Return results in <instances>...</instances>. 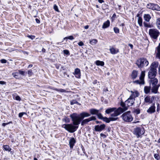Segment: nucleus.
Segmentation results:
<instances>
[{"label": "nucleus", "instance_id": "1", "mask_svg": "<svg viewBox=\"0 0 160 160\" xmlns=\"http://www.w3.org/2000/svg\"><path fill=\"white\" fill-rule=\"evenodd\" d=\"M158 64V62H154L152 63L148 75V78L150 79L154 78L156 76L157 71L156 68Z\"/></svg>", "mask_w": 160, "mask_h": 160}, {"label": "nucleus", "instance_id": "2", "mask_svg": "<svg viewBox=\"0 0 160 160\" xmlns=\"http://www.w3.org/2000/svg\"><path fill=\"white\" fill-rule=\"evenodd\" d=\"M126 105H127L125 102H124L122 101H121L120 102V105L122 108L119 107L117 108L115 113L113 114H111V116L112 117H117L121 113L127 110L128 107Z\"/></svg>", "mask_w": 160, "mask_h": 160}, {"label": "nucleus", "instance_id": "3", "mask_svg": "<svg viewBox=\"0 0 160 160\" xmlns=\"http://www.w3.org/2000/svg\"><path fill=\"white\" fill-rule=\"evenodd\" d=\"M70 117L71 118L73 124L77 126L80 124L82 120L80 114L76 113H73L70 115Z\"/></svg>", "mask_w": 160, "mask_h": 160}, {"label": "nucleus", "instance_id": "4", "mask_svg": "<svg viewBox=\"0 0 160 160\" xmlns=\"http://www.w3.org/2000/svg\"><path fill=\"white\" fill-rule=\"evenodd\" d=\"M150 82L152 86V92L154 93H158V88L160 86L159 84H158V80L155 78H152L150 79Z\"/></svg>", "mask_w": 160, "mask_h": 160}, {"label": "nucleus", "instance_id": "5", "mask_svg": "<svg viewBox=\"0 0 160 160\" xmlns=\"http://www.w3.org/2000/svg\"><path fill=\"white\" fill-rule=\"evenodd\" d=\"M62 127L65 128L68 132L72 133L75 132L78 128V126H75L73 124H64L62 125Z\"/></svg>", "mask_w": 160, "mask_h": 160}, {"label": "nucleus", "instance_id": "6", "mask_svg": "<svg viewBox=\"0 0 160 160\" xmlns=\"http://www.w3.org/2000/svg\"><path fill=\"white\" fill-rule=\"evenodd\" d=\"M160 32L156 28H152L149 30L148 33L151 38L154 40H156L160 34Z\"/></svg>", "mask_w": 160, "mask_h": 160}, {"label": "nucleus", "instance_id": "7", "mask_svg": "<svg viewBox=\"0 0 160 160\" xmlns=\"http://www.w3.org/2000/svg\"><path fill=\"white\" fill-rule=\"evenodd\" d=\"M121 117L123 120L126 122H131L133 120V118L130 111H128L124 113Z\"/></svg>", "mask_w": 160, "mask_h": 160}, {"label": "nucleus", "instance_id": "8", "mask_svg": "<svg viewBox=\"0 0 160 160\" xmlns=\"http://www.w3.org/2000/svg\"><path fill=\"white\" fill-rule=\"evenodd\" d=\"M148 63V61L145 58L139 59L136 62V64L139 68H142L144 66H147Z\"/></svg>", "mask_w": 160, "mask_h": 160}, {"label": "nucleus", "instance_id": "9", "mask_svg": "<svg viewBox=\"0 0 160 160\" xmlns=\"http://www.w3.org/2000/svg\"><path fill=\"white\" fill-rule=\"evenodd\" d=\"M144 129L143 128H141L139 127H137L135 128L133 131V133L138 138L144 133Z\"/></svg>", "mask_w": 160, "mask_h": 160}, {"label": "nucleus", "instance_id": "10", "mask_svg": "<svg viewBox=\"0 0 160 160\" xmlns=\"http://www.w3.org/2000/svg\"><path fill=\"white\" fill-rule=\"evenodd\" d=\"M147 7L148 8L152 10L160 11V7L158 5L156 4L149 3L147 5Z\"/></svg>", "mask_w": 160, "mask_h": 160}, {"label": "nucleus", "instance_id": "11", "mask_svg": "<svg viewBox=\"0 0 160 160\" xmlns=\"http://www.w3.org/2000/svg\"><path fill=\"white\" fill-rule=\"evenodd\" d=\"M135 99L129 98L125 101V102L128 107L132 106L134 103Z\"/></svg>", "mask_w": 160, "mask_h": 160}, {"label": "nucleus", "instance_id": "12", "mask_svg": "<svg viewBox=\"0 0 160 160\" xmlns=\"http://www.w3.org/2000/svg\"><path fill=\"white\" fill-rule=\"evenodd\" d=\"M106 126L104 124L100 125H97L95 126V130L97 132H101L105 128Z\"/></svg>", "mask_w": 160, "mask_h": 160}, {"label": "nucleus", "instance_id": "13", "mask_svg": "<svg viewBox=\"0 0 160 160\" xmlns=\"http://www.w3.org/2000/svg\"><path fill=\"white\" fill-rule=\"evenodd\" d=\"M111 117L109 118H108L107 117H104L103 118L104 121L106 122L107 123H109L111 121H115L117 120L118 119V118L116 117H112L111 115Z\"/></svg>", "mask_w": 160, "mask_h": 160}, {"label": "nucleus", "instance_id": "14", "mask_svg": "<svg viewBox=\"0 0 160 160\" xmlns=\"http://www.w3.org/2000/svg\"><path fill=\"white\" fill-rule=\"evenodd\" d=\"M96 119V118L94 116H92L88 118L85 119L83 120L81 122V125L82 126L84 125L85 124L88 122L92 120H95Z\"/></svg>", "mask_w": 160, "mask_h": 160}, {"label": "nucleus", "instance_id": "15", "mask_svg": "<svg viewBox=\"0 0 160 160\" xmlns=\"http://www.w3.org/2000/svg\"><path fill=\"white\" fill-rule=\"evenodd\" d=\"M155 98L154 97H152L151 98L150 96H147L144 98V101L146 103H151L152 102V100Z\"/></svg>", "mask_w": 160, "mask_h": 160}, {"label": "nucleus", "instance_id": "16", "mask_svg": "<svg viewBox=\"0 0 160 160\" xmlns=\"http://www.w3.org/2000/svg\"><path fill=\"white\" fill-rule=\"evenodd\" d=\"M74 74L77 78H80L81 77L80 70L79 68H76L75 69Z\"/></svg>", "mask_w": 160, "mask_h": 160}, {"label": "nucleus", "instance_id": "17", "mask_svg": "<svg viewBox=\"0 0 160 160\" xmlns=\"http://www.w3.org/2000/svg\"><path fill=\"white\" fill-rule=\"evenodd\" d=\"M130 92L132 94L130 96V97L132 98L135 99V98L138 97L139 95V93L137 91H131Z\"/></svg>", "mask_w": 160, "mask_h": 160}, {"label": "nucleus", "instance_id": "18", "mask_svg": "<svg viewBox=\"0 0 160 160\" xmlns=\"http://www.w3.org/2000/svg\"><path fill=\"white\" fill-rule=\"evenodd\" d=\"M155 103L153 104L152 106L150 107L147 110V112L150 113H152L155 112Z\"/></svg>", "mask_w": 160, "mask_h": 160}, {"label": "nucleus", "instance_id": "19", "mask_svg": "<svg viewBox=\"0 0 160 160\" xmlns=\"http://www.w3.org/2000/svg\"><path fill=\"white\" fill-rule=\"evenodd\" d=\"M75 142L76 140L73 138H70L69 141V144L71 148H73Z\"/></svg>", "mask_w": 160, "mask_h": 160}, {"label": "nucleus", "instance_id": "20", "mask_svg": "<svg viewBox=\"0 0 160 160\" xmlns=\"http://www.w3.org/2000/svg\"><path fill=\"white\" fill-rule=\"evenodd\" d=\"M117 109L116 108H109L106 110L105 112L107 114H109L114 111V113L112 114H113L115 113Z\"/></svg>", "mask_w": 160, "mask_h": 160}, {"label": "nucleus", "instance_id": "21", "mask_svg": "<svg viewBox=\"0 0 160 160\" xmlns=\"http://www.w3.org/2000/svg\"><path fill=\"white\" fill-rule=\"evenodd\" d=\"M138 75V71L134 70L132 72L131 74V78L133 79H134L136 78Z\"/></svg>", "mask_w": 160, "mask_h": 160}, {"label": "nucleus", "instance_id": "22", "mask_svg": "<svg viewBox=\"0 0 160 160\" xmlns=\"http://www.w3.org/2000/svg\"><path fill=\"white\" fill-rule=\"evenodd\" d=\"M81 120L85 117H87L90 116V114L88 113L85 112H83L80 114Z\"/></svg>", "mask_w": 160, "mask_h": 160}, {"label": "nucleus", "instance_id": "23", "mask_svg": "<svg viewBox=\"0 0 160 160\" xmlns=\"http://www.w3.org/2000/svg\"><path fill=\"white\" fill-rule=\"evenodd\" d=\"M110 52L112 54H115L119 52V50L118 48H114L113 47L110 48L109 49Z\"/></svg>", "mask_w": 160, "mask_h": 160}, {"label": "nucleus", "instance_id": "24", "mask_svg": "<svg viewBox=\"0 0 160 160\" xmlns=\"http://www.w3.org/2000/svg\"><path fill=\"white\" fill-rule=\"evenodd\" d=\"M143 18L145 21L147 22H149L152 17L149 14H145L143 15Z\"/></svg>", "mask_w": 160, "mask_h": 160}, {"label": "nucleus", "instance_id": "25", "mask_svg": "<svg viewBox=\"0 0 160 160\" xmlns=\"http://www.w3.org/2000/svg\"><path fill=\"white\" fill-rule=\"evenodd\" d=\"M110 22L109 20H107L106 22H104L102 26L103 28H108L109 26Z\"/></svg>", "mask_w": 160, "mask_h": 160}, {"label": "nucleus", "instance_id": "26", "mask_svg": "<svg viewBox=\"0 0 160 160\" xmlns=\"http://www.w3.org/2000/svg\"><path fill=\"white\" fill-rule=\"evenodd\" d=\"M155 24L157 28L160 30V18H157L155 21Z\"/></svg>", "mask_w": 160, "mask_h": 160}, {"label": "nucleus", "instance_id": "27", "mask_svg": "<svg viewBox=\"0 0 160 160\" xmlns=\"http://www.w3.org/2000/svg\"><path fill=\"white\" fill-rule=\"evenodd\" d=\"M99 110L95 109H91L90 110V112L92 114L97 115L99 112Z\"/></svg>", "mask_w": 160, "mask_h": 160}, {"label": "nucleus", "instance_id": "28", "mask_svg": "<svg viewBox=\"0 0 160 160\" xmlns=\"http://www.w3.org/2000/svg\"><path fill=\"white\" fill-rule=\"evenodd\" d=\"M151 87L150 86H145L144 88V91L146 94L148 93L150 91Z\"/></svg>", "mask_w": 160, "mask_h": 160}, {"label": "nucleus", "instance_id": "29", "mask_svg": "<svg viewBox=\"0 0 160 160\" xmlns=\"http://www.w3.org/2000/svg\"><path fill=\"white\" fill-rule=\"evenodd\" d=\"M139 16V14L137 15V17H138V23L140 26H142V19Z\"/></svg>", "mask_w": 160, "mask_h": 160}, {"label": "nucleus", "instance_id": "30", "mask_svg": "<svg viewBox=\"0 0 160 160\" xmlns=\"http://www.w3.org/2000/svg\"><path fill=\"white\" fill-rule=\"evenodd\" d=\"M133 83L137 84H143L144 83V81L142 80H137L133 82Z\"/></svg>", "mask_w": 160, "mask_h": 160}, {"label": "nucleus", "instance_id": "31", "mask_svg": "<svg viewBox=\"0 0 160 160\" xmlns=\"http://www.w3.org/2000/svg\"><path fill=\"white\" fill-rule=\"evenodd\" d=\"M145 76V71H142L141 72V74L139 78L140 80H143L144 81V78Z\"/></svg>", "mask_w": 160, "mask_h": 160}, {"label": "nucleus", "instance_id": "32", "mask_svg": "<svg viewBox=\"0 0 160 160\" xmlns=\"http://www.w3.org/2000/svg\"><path fill=\"white\" fill-rule=\"evenodd\" d=\"M3 148H4V150L8 152L10 151L11 150V149L10 147L7 145H3Z\"/></svg>", "mask_w": 160, "mask_h": 160}, {"label": "nucleus", "instance_id": "33", "mask_svg": "<svg viewBox=\"0 0 160 160\" xmlns=\"http://www.w3.org/2000/svg\"><path fill=\"white\" fill-rule=\"evenodd\" d=\"M96 64L98 66H103L104 64V63L103 62L99 60H97L96 62Z\"/></svg>", "mask_w": 160, "mask_h": 160}, {"label": "nucleus", "instance_id": "34", "mask_svg": "<svg viewBox=\"0 0 160 160\" xmlns=\"http://www.w3.org/2000/svg\"><path fill=\"white\" fill-rule=\"evenodd\" d=\"M54 89L58 92H67V91L63 89H57V88H55Z\"/></svg>", "mask_w": 160, "mask_h": 160}, {"label": "nucleus", "instance_id": "35", "mask_svg": "<svg viewBox=\"0 0 160 160\" xmlns=\"http://www.w3.org/2000/svg\"><path fill=\"white\" fill-rule=\"evenodd\" d=\"M98 40L96 39H93L92 40H91L90 42V44L92 45L96 44Z\"/></svg>", "mask_w": 160, "mask_h": 160}, {"label": "nucleus", "instance_id": "36", "mask_svg": "<svg viewBox=\"0 0 160 160\" xmlns=\"http://www.w3.org/2000/svg\"><path fill=\"white\" fill-rule=\"evenodd\" d=\"M19 74V73L18 72H16L12 73L13 77L16 78H18Z\"/></svg>", "mask_w": 160, "mask_h": 160}, {"label": "nucleus", "instance_id": "37", "mask_svg": "<svg viewBox=\"0 0 160 160\" xmlns=\"http://www.w3.org/2000/svg\"><path fill=\"white\" fill-rule=\"evenodd\" d=\"M74 39V38L72 36H70L68 37H66L64 38V39L65 40L66 39H69L71 40H73Z\"/></svg>", "mask_w": 160, "mask_h": 160}, {"label": "nucleus", "instance_id": "38", "mask_svg": "<svg viewBox=\"0 0 160 160\" xmlns=\"http://www.w3.org/2000/svg\"><path fill=\"white\" fill-rule=\"evenodd\" d=\"M113 29H114V32L115 33H119V30L118 28H117V27H114V28Z\"/></svg>", "mask_w": 160, "mask_h": 160}, {"label": "nucleus", "instance_id": "39", "mask_svg": "<svg viewBox=\"0 0 160 160\" xmlns=\"http://www.w3.org/2000/svg\"><path fill=\"white\" fill-rule=\"evenodd\" d=\"M143 24H144V26L145 27H147V28H150L151 27V26L150 24H148L145 22H143Z\"/></svg>", "mask_w": 160, "mask_h": 160}, {"label": "nucleus", "instance_id": "40", "mask_svg": "<svg viewBox=\"0 0 160 160\" xmlns=\"http://www.w3.org/2000/svg\"><path fill=\"white\" fill-rule=\"evenodd\" d=\"M78 102L76 100H73L70 101V104L73 105L75 104H78Z\"/></svg>", "mask_w": 160, "mask_h": 160}, {"label": "nucleus", "instance_id": "41", "mask_svg": "<svg viewBox=\"0 0 160 160\" xmlns=\"http://www.w3.org/2000/svg\"><path fill=\"white\" fill-rule=\"evenodd\" d=\"M28 73L29 77L31 76L33 74L32 70H28Z\"/></svg>", "mask_w": 160, "mask_h": 160}, {"label": "nucleus", "instance_id": "42", "mask_svg": "<svg viewBox=\"0 0 160 160\" xmlns=\"http://www.w3.org/2000/svg\"><path fill=\"white\" fill-rule=\"evenodd\" d=\"M63 121H64L66 122H69L70 120L69 118L67 117H65L64 119H63Z\"/></svg>", "mask_w": 160, "mask_h": 160}, {"label": "nucleus", "instance_id": "43", "mask_svg": "<svg viewBox=\"0 0 160 160\" xmlns=\"http://www.w3.org/2000/svg\"><path fill=\"white\" fill-rule=\"evenodd\" d=\"M154 158L157 159V160H159L160 158L159 157V156L158 154H154Z\"/></svg>", "mask_w": 160, "mask_h": 160}, {"label": "nucleus", "instance_id": "44", "mask_svg": "<svg viewBox=\"0 0 160 160\" xmlns=\"http://www.w3.org/2000/svg\"><path fill=\"white\" fill-rule=\"evenodd\" d=\"M97 115L98 116V118L100 119H102L103 118V117L102 115V114L99 113V112H98V113H97Z\"/></svg>", "mask_w": 160, "mask_h": 160}, {"label": "nucleus", "instance_id": "45", "mask_svg": "<svg viewBox=\"0 0 160 160\" xmlns=\"http://www.w3.org/2000/svg\"><path fill=\"white\" fill-rule=\"evenodd\" d=\"M10 123H12V121L9 122L8 123H3L2 124V126L3 127H5L6 125H7L8 124H10Z\"/></svg>", "mask_w": 160, "mask_h": 160}, {"label": "nucleus", "instance_id": "46", "mask_svg": "<svg viewBox=\"0 0 160 160\" xmlns=\"http://www.w3.org/2000/svg\"><path fill=\"white\" fill-rule=\"evenodd\" d=\"M18 72H19L18 73L19 74H20L23 76L25 75V72L21 71V70H19Z\"/></svg>", "mask_w": 160, "mask_h": 160}, {"label": "nucleus", "instance_id": "47", "mask_svg": "<svg viewBox=\"0 0 160 160\" xmlns=\"http://www.w3.org/2000/svg\"><path fill=\"white\" fill-rule=\"evenodd\" d=\"M63 75L62 76V77L65 78H67L69 77V76L66 72H63Z\"/></svg>", "mask_w": 160, "mask_h": 160}, {"label": "nucleus", "instance_id": "48", "mask_svg": "<svg viewBox=\"0 0 160 160\" xmlns=\"http://www.w3.org/2000/svg\"><path fill=\"white\" fill-rule=\"evenodd\" d=\"M64 53L66 55H69V52L68 50H63Z\"/></svg>", "mask_w": 160, "mask_h": 160}, {"label": "nucleus", "instance_id": "49", "mask_svg": "<svg viewBox=\"0 0 160 160\" xmlns=\"http://www.w3.org/2000/svg\"><path fill=\"white\" fill-rule=\"evenodd\" d=\"M54 10L56 11L57 12H59V10L58 9V6L56 5H54Z\"/></svg>", "mask_w": 160, "mask_h": 160}, {"label": "nucleus", "instance_id": "50", "mask_svg": "<svg viewBox=\"0 0 160 160\" xmlns=\"http://www.w3.org/2000/svg\"><path fill=\"white\" fill-rule=\"evenodd\" d=\"M24 114H26V113L23 112H20V113H19V114H18V116L20 118H21L22 117V116Z\"/></svg>", "mask_w": 160, "mask_h": 160}, {"label": "nucleus", "instance_id": "51", "mask_svg": "<svg viewBox=\"0 0 160 160\" xmlns=\"http://www.w3.org/2000/svg\"><path fill=\"white\" fill-rule=\"evenodd\" d=\"M134 112L137 114H138L140 112V110L138 109H137L134 110Z\"/></svg>", "mask_w": 160, "mask_h": 160}, {"label": "nucleus", "instance_id": "52", "mask_svg": "<svg viewBox=\"0 0 160 160\" xmlns=\"http://www.w3.org/2000/svg\"><path fill=\"white\" fill-rule=\"evenodd\" d=\"M1 62L2 63H5L7 62V61L5 59H2L0 60Z\"/></svg>", "mask_w": 160, "mask_h": 160}, {"label": "nucleus", "instance_id": "53", "mask_svg": "<svg viewBox=\"0 0 160 160\" xmlns=\"http://www.w3.org/2000/svg\"><path fill=\"white\" fill-rule=\"evenodd\" d=\"M28 37L29 38H31L32 39H34L35 38V36H33V35H28Z\"/></svg>", "mask_w": 160, "mask_h": 160}, {"label": "nucleus", "instance_id": "54", "mask_svg": "<svg viewBox=\"0 0 160 160\" xmlns=\"http://www.w3.org/2000/svg\"><path fill=\"white\" fill-rule=\"evenodd\" d=\"M78 44L79 46H82L84 45V43L82 42L81 41L78 43Z\"/></svg>", "mask_w": 160, "mask_h": 160}, {"label": "nucleus", "instance_id": "55", "mask_svg": "<svg viewBox=\"0 0 160 160\" xmlns=\"http://www.w3.org/2000/svg\"><path fill=\"white\" fill-rule=\"evenodd\" d=\"M15 99L17 100L20 101L21 100V98L18 96H17L15 97Z\"/></svg>", "mask_w": 160, "mask_h": 160}, {"label": "nucleus", "instance_id": "56", "mask_svg": "<svg viewBox=\"0 0 160 160\" xmlns=\"http://www.w3.org/2000/svg\"><path fill=\"white\" fill-rule=\"evenodd\" d=\"M159 103H158L157 109V111L158 112L159 110Z\"/></svg>", "mask_w": 160, "mask_h": 160}, {"label": "nucleus", "instance_id": "57", "mask_svg": "<svg viewBox=\"0 0 160 160\" xmlns=\"http://www.w3.org/2000/svg\"><path fill=\"white\" fill-rule=\"evenodd\" d=\"M100 136L102 137H103L104 138L106 137V135L102 133L100 134Z\"/></svg>", "mask_w": 160, "mask_h": 160}, {"label": "nucleus", "instance_id": "58", "mask_svg": "<svg viewBox=\"0 0 160 160\" xmlns=\"http://www.w3.org/2000/svg\"><path fill=\"white\" fill-rule=\"evenodd\" d=\"M35 20H36V22H37V23H40V20L38 19V18H36L35 19Z\"/></svg>", "mask_w": 160, "mask_h": 160}, {"label": "nucleus", "instance_id": "59", "mask_svg": "<svg viewBox=\"0 0 160 160\" xmlns=\"http://www.w3.org/2000/svg\"><path fill=\"white\" fill-rule=\"evenodd\" d=\"M5 82H4V81H0V84H5Z\"/></svg>", "mask_w": 160, "mask_h": 160}, {"label": "nucleus", "instance_id": "60", "mask_svg": "<svg viewBox=\"0 0 160 160\" xmlns=\"http://www.w3.org/2000/svg\"><path fill=\"white\" fill-rule=\"evenodd\" d=\"M128 45H129V46H130V47L131 48V49H132L133 48V45L132 44H129Z\"/></svg>", "mask_w": 160, "mask_h": 160}, {"label": "nucleus", "instance_id": "61", "mask_svg": "<svg viewBox=\"0 0 160 160\" xmlns=\"http://www.w3.org/2000/svg\"><path fill=\"white\" fill-rule=\"evenodd\" d=\"M98 1L99 3H101L104 2V1L103 0H98Z\"/></svg>", "mask_w": 160, "mask_h": 160}, {"label": "nucleus", "instance_id": "62", "mask_svg": "<svg viewBox=\"0 0 160 160\" xmlns=\"http://www.w3.org/2000/svg\"><path fill=\"white\" fill-rule=\"evenodd\" d=\"M84 28L85 29H87L89 28V26L88 25H86L84 26Z\"/></svg>", "mask_w": 160, "mask_h": 160}, {"label": "nucleus", "instance_id": "63", "mask_svg": "<svg viewBox=\"0 0 160 160\" xmlns=\"http://www.w3.org/2000/svg\"><path fill=\"white\" fill-rule=\"evenodd\" d=\"M60 66L59 65H56V67L57 69H58L59 68Z\"/></svg>", "mask_w": 160, "mask_h": 160}, {"label": "nucleus", "instance_id": "64", "mask_svg": "<svg viewBox=\"0 0 160 160\" xmlns=\"http://www.w3.org/2000/svg\"><path fill=\"white\" fill-rule=\"evenodd\" d=\"M42 52H45L46 51V50L45 49L42 48Z\"/></svg>", "mask_w": 160, "mask_h": 160}]
</instances>
